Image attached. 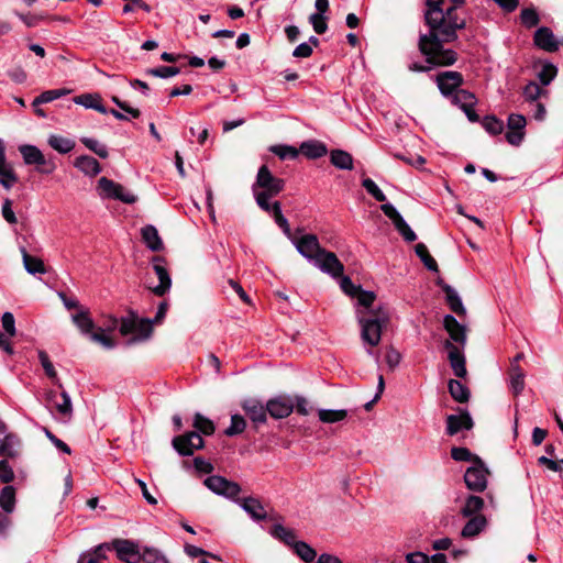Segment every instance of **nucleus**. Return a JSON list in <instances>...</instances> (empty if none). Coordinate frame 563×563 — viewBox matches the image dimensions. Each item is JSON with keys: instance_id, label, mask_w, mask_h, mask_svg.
<instances>
[{"instance_id": "nucleus-1", "label": "nucleus", "mask_w": 563, "mask_h": 563, "mask_svg": "<svg viewBox=\"0 0 563 563\" xmlns=\"http://www.w3.org/2000/svg\"><path fill=\"white\" fill-rule=\"evenodd\" d=\"M443 0H426L424 21L429 26L428 34L419 37V51L431 66H450L457 59L453 49L443 48L444 43L457 38L456 31L465 27L464 18L454 14V8L442 9Z\"/></svg>"}, {"instance_id": "nucleus-2", "label": "nucleus", "mask_w": 563, "mask_h": 563, "mask_svg": "<svg viewBox=\"0 0 563 563\" xmlns=\"http://www.w3.org/2000/svg\"><path fill=\"white\" fill-rule=\"evenodd\" d=\"M285 188V180L272 174L266 165L258 168L256 180L253 184V192L257 206L266 211H271L269 199L277 196Z\"/></svg>"}, {"instance_id": "nucleus-3", "label": "nucleus", "mask_w": 563, "mask_h": 563, "mask_svg": "<svg viewBox=\"0 0 563 563\" xmlns=\"http://www.w3.org/2000/svg\"><path fill=\"white\" fill-rule=\"evenodd\" d=\"M362 341L371 347L379 344L382 330L389 322V313L379 307L377 310L357 311Z\"/></svg>"}, {"instance_id": "nucleus-4", "label": "nucleus", "mask_w": 563, "mask_h": 563, "mask_svg": "<svg viewBox=\"0 0 563 563\" xmlns=\"http://www.w3.org/2000/svg\"><path fill=\"white\" fill-rule=\"evenodd\" d=\"M71 320L80 333L88 336L92 342L102 345L104 349L115 347L117 344L114 340L107 335L102 328H98L97 331H95L96 325L88 309L81 308L77 313L71 316Z\"/></svg>"}, {"instance_id": "nucleus-5", "label": "nucleus", "mask_w": 563, "mask_h": 563, "mask_svg": "<svg viewBox=\"0 0 563 563\" xmlns=\"http://www.w3.org/2000/svg\"><path fill=\"white\" fill-rule=\"evenodd\" d=\"M153 324L152 319H139L137 314L130 310L126 316L120 319L119 331L124 336L134 334V336L128 341V344H133L147 340L153 332Z\"/></svg>"}, {"instance_id": "nucleus-6", "label": "nucleus", "mask_w": 563, "mask_h": 563, "mask_svg": "<svg viewBox=\"0 0 563 563\" xmlns=\"http://www.w3.org/2000/svg\"><path fill=\"white\" fill-rule=\"evenodd\" d=\"M97 189L102 199H115L129 205L136 201V197L132 192L107 177H101L98 180Z\"/></svg>"}, {"instance_id": "nucleus-7", "label": "nucleus", "mask_w": 563, "mask_h": 563, "mask_svg": "<svg viewBox=\"0 0 563 563\" xmlns=\"http://www.w3.org/2000/svg\"><path fill=\"white\" fill-rule=\"evenodd\" d=\"M19 152L23 157L24 164L42 166L38 169L42 174H52L56 169V164L51 159H46L42 151L35 145H20Z\"/></svg>"}, {"instance_id": "nucleus-8", "label": "nucleus", "mask_w": 563, "mask_h": 563, "mask_svg": "<svg viewBox=\"0 0 563 563\" xmlns=\"http://www.w3.org/2000/svg\"><path fill=\"white\" fill-rule=\"evenodd\" d=\"M476 463L470 466L464 474L466 487L473 492H483L487 487L488 470L479 457H475Z\"/></svg>"}, {"instance_id": "nucleus-9", "label": "nucleus", "mask_w": 563, "mask_h": 563, "mask_svg": "<svg viewBox=\"0 0 563 563\" xmlns=\"http://www.w3.org/2000/svg\"><path fill=\"white\" fill-rule=\"evenodd\" d=\"M117 558L124 563H140L141 551L139 544L130 539L117 538L110 544Z\"/></svg>"}, {"instance_id": "nucleus-10", "label": "nucleus", "mask_w": 563, "mask_h": 563, "mask_svg": "<svg viewBox=\"0 0 563 563\" xmlns=\"http://www.w3.org/2000/svg\"><path fill=\"white\" fill-rule=\"evenodd\" d=\"M322 273L330 275L333 278H339L344 273V265L338 258V256L328 250H323L319 255L311 262Z\"/></svg>"}, {"instance_id": "nucleus-11", "label": "nucleus", "mask_w": 563, "mask_h": 563, "mask_svg": "<svg viewBox=\"0 0 563 563\" xmlns=\"http://www.w3.org/2000/svg\"><path fill=\"white\" fill-rule=\"evenodd\" d=\"M437 86L445 98H451L464 84L463 75L455 70L441 71L435 76Z\"/></svg>"}, {"instance_id": "nucleus-12", "label": "nucleus", "mask_w": 563, "mask_h": 563, "mask_svg": "<svg viewBox=\"0 0 563 563\" xmlns=\"http://www.w3.org/2000/svg\"><path fill=\"white\" fill-rule=\"evenodd\" d=\"M291 241L298 253L310 263L324 250L320 245L318 236L312 233L302 234L299 238H291Z\"/></svg>"}, {"instance_id": "nucleus-13", "label": "nucleus", "mask_w": 563, "mask_h": 563, "mask_svg": "<svg viewBox=\"0 0 563 563\" xmlns=\"http://www.w3.org/2000/svg\"><path fill=\"white\" fill-rule=\"evenodd\" d=\"M174 449L183 456L192 455L195 450L205 446L202 437L196 431H189L173 439Z\"/></svg>"}, {"instance_id": "nucleus-14", "label": "nucleus", "mask_w": 563, "mask_h": 563, "mask_svg": "<svg viewBox=\"0 0 563 563\" xmlns=\"http://www.w3.org/2000/svg\"><path fill=\"white\" fill-rule=\"evenodd\" d=\"M205 485L214 494L235 499L241 492L238 483L220 475H211L205 479Z\"/></svg>"}, {"instance_id": "nucleus-15", "label": "nucleus", "mask_w": 563, "mask_h": 563, "mask_svg": "<svg viewBox=\"0 0 563 563\" xmlns=\"http://www.w3.org/2000/svg\"><path fill=\"white\" fill-rule=\"evenodd\" d=\"M380 210L388 219L391 220L395 229L398 231V233L404 238L406 242H413L417 240L416 233L411 230V228L405 221L402 216L397 211V209L391 203H383L380 206Z\"/></svg>"}, {"instance_id": "nucleus-16", "label": "nucleus", "mask_w": 563, "mask_h": 563, "mask_svg": "<svg viewBox=\"0 0 563 563\" xmlns=\"http://www.w3.org/2000/svg\"><path fill=\"white\" fill-rule=\"evenodd\" d=\"M153 271L156 274L159 283L155 287H152L151 290L154 295L162 297L167 294L172 287V278L167 268L165 267V261L161 256H154L152 260Z\"/></svg>"}, {"instance_id": "nucleus-17", "label": "nucleus", "mask_w": 563, "mask_h": 563, "mask_svg": "<svg viewBox=\"0 0 563 563\" xmlns=\"http://www.w3.org/2000/svg\"><path fill=\"white\" fill-rule=\"evenodd\" d=\"M527 120L522 114L511 113L507 121L509 129L506 133L507 142L514 146H518L523 140Z\"/></svg>"}, {"instance_id": "nucleus-18", "label": "nucleus", "mask_w": 563, "mask_h": 563, "mask_svg": "<svg viewBox=\"0 0 563 563\" xmlns=\"http://www.w3.org/2000/svg\"><path fill=\"white\" fill-rule=\"evenodd\" d=\"M18 181L19 177L13 166L7 161L5 146L0 139V185L5 190H10Z\"/></svg>"}, {"instance_id": "nucleus-19", "label": "nucleus", "mask_w": 563, "mask_h": 563, "mask_svg": "<svg viewBox=\"0 0 563 563\" xmlns=\"http://www.w3.org/2000/svg\"><path fill=\"white\" fill-rule=\"evenodd\" d=\"M295 408L294 399L286 396H279L271 399L266 404L267 412L275 419H283L288 417Z\"/></svg>"}, {"instance_id": "nucleus-20", "label": "nucleus", "mask_w": 563, "mask_h": 563, "mask_svg": "<svg viewBox=\"0 0 563 563\" xmlns=\"http://www.w3.org/2000/svg\"><path fill=\"white\" fill-rule=\"evenodd\" d=\"M444 346L449 351L448 356L454 375L464 378L467 374L464 355L451 341H446Z\"/></svg>"}, {"instance_id": "nucleus-21", "label": "nucleus", "mask_w": 563, "mask_h": 563, "mask_svg": "<svg viewBox=\"0 0 563 563\" xmlns=\"http://www.w3.org/2000/svg\"><path fill=\"white\" fill-rule=\"evenodd\" d=\"M472 428L473 420L467 411L446 417V433L449 435H454L461 430H471Z\"/></svg>"}, {"instance_id": "nucleus-22", "label": "nucleus", "mask_w": 563, "mask_h": 563, "mask_svg": "<svg viewBox=\"0 0 563 563\" xmlns=\"http://www.w3.org/2000/svg\"><path fill=\"white\" fill-rule=\"evenodd\" d=\"M443 327L449 333L452 341L465 345L466 343V331L465 327L462 325L452 314H446L443 318Z\"/></svg>"}, {"instance_id": "nucleus-23", "label": "nucleus", "mask_w": 563, "mask_h": 563, "mask_svg": "<svg viewBox=\"0 0 563 563\" xmlns=\"http://www.w3.org/2000/svg\"><path fill=\"white\" fill-rule=\"evenodd\" d=\"M534 44L547 52H555L559 49V42L555 40L553 32L545 26L538 29L533 37Z\"/></svg>"}, {"instance_id": "nucleus-24", "label": "nucleus", "mask_w": 563, "mask_h": 563, "mask_svg": "<svg viewBox=\"0 0 563 563\" xmlns=\"http://www.w3.org/2000/svg\"><path fill=\"white\" fill-rule=\"evenodd\" d=\"M47 401L53 404L57 412L64 417H70L73 405L69 395L63 390L59 395L56 391L47 393Z\"/></svg>"}, {"instance_id": "nucleus-25", "label": "nucleus", "mask_w": 563, "mask_h": 563, "mask_svg": "<svg viewBox=\"0 0 563 563\" xmlns=\"http://www.w3.org/2000/svg\"><path fill=\"white\" fill-rule=\"evenodd\" d=\"M242 408L255 424L266 422L267 409L266 406H263L260 401L247 399L243 402Z\"/></svg>"}, {"instance_id": "nucleus-26", "label": "nucleus", "mask_w": 563, "mask_h": 563, "mask_svg": "<svg viewBox=\"0 0 563 563\" xmlns=\"http://www.w3.org/2000/svg\"><path fill=\"white\" fill-rule=\"evenodd\" d=\"M487 527V519L484 515L468 517L467 522L464 525L461 536L464 539H473L477 537Z\"/></svg>"}, {"instance_id": "nucleus-27", "label": "nucleus", "mask_w": 563, "mask_h": 563, "mask_svg": "<svg viewBox=\"0 0 563 563\" xmlns=\"http://www.w3.org/2000/svg\"><path fill=\"white\" fill-rule=\"evenodd\" d=\"M74 166L82 174L95 177L101 172L99 162L89 155H80L74 161Z\"/></svg>"}, {"instance_id": "nucleus-28", "label": "nucleus", "mask_w": 563, "mask_h": 563, "mask_svg": "<svg viewBox=\"0 0 563 563\" xmlns=\"http://www.w3.org/2000/svg\"><path fill=\"white\" fill-rule=\"evenodd\" d=\"M236 503L254 519L263 520L266 518V511L261 501L253 497L236 499Z\"/></svg>"}, {"instance_id": "nucleus-29", "label": "nucleus", "mask_w": 563, "mask_h": 563, "mask_svg": "<svg viewBox=\"0 0 563 563\" xmlns=\"http://www.w3.org/2000/svg\"><path fill=\"white\" fill-rule=\"evenodd\" d=\"M485 506L484 499L476 495H468L465 498L463 506L461 507L460 514L463 518L474 517L482 515L481 511Z\"/></svg>"}, {"instance_id": "nucleus-30", "label": "nucleus", "mask_w": 563, "mask_h": 563, "mask_svg": "<svg viewBox=\"0 0 563 563\" xmlns=\"http://www.w3.org/2000/svg\"><path fill=\"white\" fill-rule=\"evenodd\" d=\"M141 234L143 242L151 251L157 252L163 249V241L158 234L157 229L154 225H145L144 228H142Z\"/></svg>"}, {"instance_id": "nucleus-31", "label": "nucleus", "mask_w": 563, "mask_h": 563, "mask_svg": "<svg viewBox=\"0 0 563 563\" xmlns=\"http://www.w3.org/2000/svg\"><path fill=\"white\" fill-rule=\"evenodd\" d=\"M442 290L445 294V300L450 309L457 316H464L466 313V310L463 306V302L457 291L446 284L442 286Z\"/></svg>"}, {"instance_id": "nucleus-32", "label": "nucleus", "mask_w": 563, "mask_h": 563, "mask_svg": "<svg viewBox=\"0 0 563 563\" xmlns=\"http://www.w3.org/2000/svg\"><path fill=\"white\" fill-rule=\"evenodd\" d=\"M300 152L308 158L316 159L324 156L328 148L324 143L320 141H307L300 145Z\"/></svg>"}, {"instance_id": "nucleus-33", "label": "nucleus", "mask_w": 563, "mask_h": 563, "mask_svg": "<svg viewBox=\"0 0 563 563\" xmlns=\"http://www.w3.org/2000/svg\"><path fill=\"white\" fill-rule=\"evenodd\" d=\"M330 162L339 169L351 170L353 168L352 155L343 150L331 151Z\"/></svg>"}, {"instance_id": "nucleus-34", "label": "nucleus", "mask_w": 563, "mask_h": 563, "mask_svg": "<svg viewBox=\"0 0 563 563\" xmlns=\"http://www.w3.org/2000/svg\"><path fill=\"white\" fill-rule=\"evenodd\" d=\"M21 254L24 267L29 274L34 275L46 273L45 265L41 258L30 255L25 247H21Z\"/></svg>"}, {"instance_id": "nucleus-35", "label": "nucleus", "mask_w": 563, "mask_h": 563, "mask_svg": "<svg viewBox=\"0 0 563 563\" xmlns=\"http://www.w3.org/2000/svg\"><path fill=\"white\" fill-rule=\"evenodd\" d=\"M449 393L452 398L461 404L467 402L470 399V389L460 380L450 379L448 383Z\"/></svg>"}, {"instance_id": "nucleus-36", "label": "nucleus", "mask_w": 563, "mask_h": 563, "mask_svg": "<svg viewBox=\"0 0 563 563\" xmlns=\"http://www.w3.org/2000/svg\"><path fill=\"white\" fill-rule=\"evenodd\" d=\"M47 143L52 148L60 154H67L71 152L76 145L74 140L56 134L49 135Z\"/></svg>"}, {"instance_id": "nucleus-37", "label": "nucleus", "mask_w": 563, "mask_h": 563, "mask_svg": "<svg viewBox=\"0 0 563 563\" xmlns=\"http://www.w3.org/2000/svg\"><path fill=\"white\" fill-rule=\"evenodd\" d=\"M451 102L454 106L460 107L462 110L465 108L475 107L477 99L474 93L468 90L460 89L451 98Z\"/></svg>"}, {"instance_id": "nucleus-38", "label": "nucleus", "mask_w": 563, "mask_h": 563, "mask_svg": "<svg viewBox=\"0 0 563 563\" xmlns=\"http://www.w3.org/2000/svg\"><path fill=\"white\" fill-rule=\"evenodd\" d=\"M192 426L196 429V432H198L200 435H211L216 430L213 421L199 412L194 416Z\"/></svg>"}, {"instance_id": "nucleus-39", "label": "nucleus", "mask_w": 563, "mask_h": 563, "mask_svg": "<svg viewBox=\"0 0 563 563\" xmlns=\"http://www.w3.org/2000/svg\"><path fill=\"white\" fill-rule=\"evenodd\" d=\"M271 534L274 538L283 541L284 543L291 545L292 548L295 547V542H297L295 531L292 529H288L282 525H279V523L274 525L272 527Z\"/></svg>"}, {"instance_id": "nucleus-40", "label": "nucleus", "mask_w": 563, "mask_h": 563, "mask_svg": "<svg viewBox=\"0 0 563 563\" xmlns=\"http://www.w3.org/2000/svg\"><path fill=\"white\" fill-rule=\"evenodd\" d=\"M269 213L273 214L274 217V220L276 222V224L283 230V232L289 238L291 239V231H290V227H289V223H288V220L284 217L283 212H282V206H280V202L278 201H275L271 205V211Z\"/></svg>"}, {"instance_id": "nucleus-41", "label": "nucleus", "mask_w": 563, "mask_h": 563, "mask_svg": "<svg viewBox=\"0 0 563 563\" xmlns=\"http://www.w3.org/2000/svg\"><path fill=\"white\" fill-rule=\"evenodd\" d=\"M0 506L5 512H12L15 506V489L7 485L0 493Z\"/></svg>"}, {"instance_id": "nucleus-42", "label": "nucleus", "mask_w": 563, "mask_h": 563, "mask_svg": "<svg viewBox=\"0 0 563 563\" xmlns=\"http://www.w3.org/2000/svg\"><path fill=\"white\" fill-rule=\"evenodd\" d=\"M38 360L47 377L51 378L59 388H62L63 385L57 376V372L55 371V367L45 351H38Z\"/></svg>"}, {"instance_id": "nucleus-43", "label": "nucleus", "mask_w": 563, "mask_h": 563, "mask_svg": "<svg viewBox=\"0 0 563 563\" xmlns=\"http://www.w3.org/2000/svg\"><path fill=\"white\" fill-rule=\"evenodd\" d=\"M318 416L323 423H334L344 420L347 411L344 409H319Z\"/></svg>"}, {"instance_id": "nucleus-44", "label": "nucleus", "mask_w": 563, "mask_h": 563, "mask_svg": "<svg viewBox=\"0 0 563 563\" xmlns=\"http://www.w3.org/2000/svg\"><path fill=\"white\" fill-rule=\"evenodd\" d=\"M415 252L429 271L438 272V264L435 260L429 254V251L423 243H418L415 246Z\"/></svg>"}, {"instance_id": "nucleus-45", "label": "nucleus", "mask_w": 563, "mask_h": 563, "mask_svg": "<svg viewBox=\"0 0 563 563\" xmlns=\"http://www.w3.org/2000/svg\"><path fill=\"white\" fill-rule=\"evenodd\" d=\"M295 553L306 563H311L317 556V552L303 541L295 542Z\"/></svg>"}, {"instance_id": "nucleus-46", "label": "nucleus", "mask_w": 563, "mask_h": 563, "mask_svg": "<svg viewBox=\"0 0 563 563\" xmlns=\"http://www.w3.org/2000/svg\"><path fill=\"white\" fill-rule=\"evenodd\" d=\"M141 561L145 563H169L168 559L156 548H144Z\"/></svg>"}, {"instance_id": "nucleus-47", "label": "nucleus", "mask_w": 563, "mask_h": 563, "mask_svg": "<svg viewBox=\"0 0 563 563\" xmlns=\"http://www.w3.org/2000/svg\"><path fill=\"white\" fill-rule=\"evenodd\" d=\"M246 428V421L241 415H232L231 423L224 430V434L228 437H234L241 434Z\"/></svg>"}, {"instance_id": "nucleus-48", "label": "nucleus", "mask_w": 563, "mask_h": 563, "mask_svg": "<svg viewBox=\"0 0 563 563\" xmlns=\"http://www.w3.org/2000/svg\"><path fill=\"white\" fill-rule=\"evenodd\" d=\"M482 125L492 135H498L504 131V122L495 115H486Z\"/></svg>"}, {"instance_id": "nucleus-49", "label": "nucleus", "mask_w": 563, "mask_h": 563, "mask_svg": "<svg viewBox=\"0 0 563 563\" xmlns=\"http://www.w3.org/2000/svg\"><path fill=\"white\" fill-rule=\"evenodd\" d=\"M80 142L91 152L97 154L101 158H107L109 156L108 148L104 144H101L99 141L91 137H81Z\"/></svg>"}, {"instance_id": "nucleus-50", "label": "nucleus", "mask_w": 563, "mask_h": 563, "mask_svg": "<svg viewBox=\"0 0 563 563\" xmlns=\"http://www.w3.org/2000/svg\"><path fill=\"white\" fill-rule=\"evenodd\" d=\"M271 152L280 159H295L299 155V151L290 145H274L271 147Z\"/></svg>"}, {"instance_id": "nucleus-51", "label": "nucleus", "mask_w": 563, "mask_h": 563, "mask_svg": "<svg viewBox=\"0 0 563 563\" xmlns=\"http://www.w3.org/2000/svg\"><path fill=\"white\" fill-rule=\"evenodd\" d=\"M556 73V67L551 63H547L541 66L540 70L537 73V77L542 85L547 86L554 79Z\"/></svg>"}, {"instance_id": "nucleus-52", "label": "nucleus", "mask_w": 563, "mask_h": 563, "mask_svg": "<svg viewBox=\"0 0 563 563\" xmlns=\"http://www.w3.org/2000/svg\"><path fill=\"white\" fill-rule=\"evenodd\" d=\"M70 92H71V89H67V88L46 90V91L42 92L40 96H37V102L48 103L56 99L65 97V96L69 95Z\"/></svg>"}, {"instance_id": "nucleus-53", "label": "nucleus", "mask_w": 563, "mask_h": 563, "mask_svg": "<svg viewBox=\"0 0 563 563\" xmlns=\"http://www.w3.org/2000/svg\"><path fill=\"white\" fill-rule=\"evenodd\" d=\"M180 73V68L174 66H159L156 68H148L146 70L147 75L158 77V78H170Z\"/></svg>"}, {"instance_id": "nucleus-54", "label": "nucleus", "mask_w": 563, "mask_h": 563, "mask_svg": "<svg viewBox=\"0 0 563 563\" xmlns=\"http://www.w3.org/2000/svg\"><path fill=\"white\" fill-rule=\"evenodd\" d=\"M523 97L527 101H537L541 95L547 93L537 82L530 81L523 88Z\"/></svg>"}, {"instance_id": "nucleus-55", "label": "nucleus", "mask_w": 563, "mask_h": 563, "mask_svg": "<svg viewBox=\"0 0 563 563\" xmlns=\"http://www.w3.org/2000/svg\"><path fill=\"white\" fill-rule=\"evenodd\" d=\"M362 186L366 189V191L373 196L377 201L385 202L386 196L385 194L379 189V187L375 184V181L371 178H364L362 181Z\"/></svg>"}, {"instance_id": "nucleus-56", "label": "nucleus", "mask_w": 563, "mask_h": 563, "mask_svg": "<svg viewBox=\"0 0 563 563\" xmlns=\"http://www.w3.org/2000/svg\"><path fill=\"white\" fill-rule=\"evenodd\" d=\"M451 457L455 461L476 463L475 457L477 456L473 455V453L467 448L454 446L451 449Z\"/></svg>"}, {"instance_id": "nucleus-57", "label": "nucleus", "mask_w": 563, "mask_h": 563, "mask_svg": "<svg viewBox=\"0 0 563 563\" xmlns=\"http://www.w3.org/2000/svg\"><path fill=\"white\" fill-rule=\"evenodd\" d=\"M360 306L364 308L363 311H371V307L375 301V294L373 291L360 289V292L355 296Z\"/></svg>"}, {"instance_id": "nucleus-58", "label": "nucleus", "mask_w": 563, "mask_h": 563, "mask_svg": "<svg viewBox=\"0 0 563 563\" xmlns=\"http://www.w3.org/2000/svg\"><path fill=\"white\" fill-rule=\"evenodd\" d=\"M309 22L311 23L313 31L317 34L325 33L328 29L327 16L320 13H313L309 16Z\"/></svg>"}, {"instance_id": "nucleus-59", "label": "nucleus", "mask_w": 563, "mask_h": 563, "mask_svg": "<svg viewBox=\"0 0 563 563\" xmlns=\"http://www.w3.org/2000/svg\"><path fill=\"white\" fill-rule=\"evenodd\" d=\"M340 278V287L344 294L350 297H355L357 292H360L361 286L353 284L349 276L342 275Z\"/></svg>"}, {"instance_id": "nucleus-60", "label": "nucleus", "mask_w": 563, "mask_h": 563, "mask_svg": "<svg viewBox=\"0 0 563 563\" xmlns=\"http://www.w3.org/2000/svg\"><path fill=\"white\" fill-rule=\"evenodd\" d=\"M520 19L527 27L536 26L539 23V15L534 9H523L520 13Z\"/></svg>"}, {"instance_id": "nucleus-61", "label": "nucleus", "mask_w": 563, "mask_h": 563, "mask_svg": "<svg viewBox=\"0 0 563 563\" xmlns=\"http://www.w3.org/2000/svg\"><path fill=\"white\" fill-rule=\"evenodd\" d=\"M14 479V472L7 460L0 461V481L9 484Z\"/></svg>"}, {"instance_id": "nucleus-62", "label": "nucleus", "mask_w": 563, "mask_h": 563, "mask_svg": "<svg viewBox=\"0 0 563 563\" xmlns=\"http://www.w3.org/2000/svg\"><path fill=\"white\" fill-rule=\"evenodd\" d=\"M110 544H111V541L110 542H103V543H100V544L93 547L92 549H90V551H91V553H93L96 555V558L100 562L103 563L106 560H108L107 553L110 552V551H113V549H112V547Z\"/></svg>"}, {"instance_id": "nucleus-63", "label": "nucleus", "mask_w": 563, "mask_h": 563, "mask_svg": "<svg viewBox=\"0 0 563 563\" xmlns=\"http://www.w3.org/2000/svg\"><path fill=\"white\" fill-rule=\"evenodd\" d=\"M525 377L526 375H522V376H511L509 377V386H510V390L512 391L514 396H519L523 389H525V386H526V383H525Z\"/></svg>"}, {"instance_id": "nucleus-64", "label": "nucleus", "mask_w": 563, "mask_h": 563, "mask_svg": "<svg viewBox=\"0 0 563 563\" xmlns=\"http://www.w3.org/2000/svg\"><path fill=\"white\" fill-rule=\"evenodd\" d=\"M2 327L9 336L15 335V321L11 312H4L1 318Z\"/></svg>"}]
</instances>
